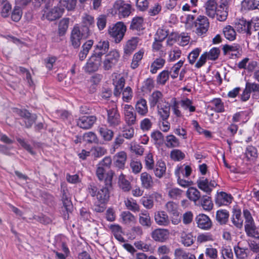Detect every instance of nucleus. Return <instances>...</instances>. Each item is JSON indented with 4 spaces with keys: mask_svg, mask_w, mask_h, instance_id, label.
<instances>
[{
    "mask_svg": "<svg viewBox=\"0 0 259 259\" xmlns=\"http://www.w3.org/2000/svg\"><path fill=\"white\" fill-rule=\"evenodd\" d=\"M89 28L87 26H74L71 31L70 40L74 48H78L81 44V40L87 38L90 35Z\"/></svg>",
    "mask_w": 259,
    "mask_h": 259,
    "instance_id": "obj_1",
    "label": "nucleus"
},
{
    "mask_svg": "<svg viewBox=\"0 0 259 259\" xmlns=\"http://www.w3.org/2000/svg\"><path fill=\"white\" fill-rule=\"evenodd\" d=\"M126 30V26L122 22H117L116 24L109 27L108 33L116 43L120 42L123 39Z\"/></svg>",
    "mask_w": 259,
    "mask_h": 259,
    "instance_id": "obj_2",
    "label": "nucleus"
},
{
    "mask_svg": "<svg viewBox=\"0 0 259 259\" xmlns=\"http://www.w3.org/2000/svg\"><path fill=\"white\" fill-rule=\"evenodd\" d=\"M131 5L122 0H117L113 5V11L120 17H126L131 13Z\"/></svg>",
    "mask_w": 259,
    "mask_h": 259,
    "instance_id": "obj_3",
    "label": "nucleus"
},
{
    "mask_svg": "<svg viewBox=\"0 0 259 259\" xmlns=\"http://www.w3.org/2000/svg\"><path fill=\"white\" fill-rule=\"evenodd\" d=\"M119 58V52L116 50H112L105 56L103 62V67L105 70L111 69L117 63Z\"/></svg>",
    "mask_w": 259,
    "mask_h": 259,
    "instance_id": "obj_4",
    "label": "nucleus"
},
{
    "mask_svg": "<svg viewBox=\"0 0 259 259\" xmlns=\"http://www.w3.org/2000/svg\"><path fill=\"white\" fill-rule=\"evenodd\" d=\"M194 24L196 27V33L199 36L206 33L209 26V22L207 17L201 15L197 18Z\"/></svg>",
    "mask_w": 259,
    "mask_h": 259,
    "instance_id": "obj_5",
    "label": "nucleus"
},
{
    "mask_svg": "<svg viewBox=\"0 0 259 259\" xmlns=\"http://www.w3.org/2000/svg\"><path fill=\"white\" fill-rule=\"evenodd\" d=\"M64 9L58 4L52 8H47L45 11L43 17L50 21H53L60 18L64 13Z\"/></svg>",
    "mask_w": 259,
    "mask_h": 259,
    "instance_id": "obj_6",
    "label": "nucleus"
},
{
    "mask_svg": "<svg viewBox=\"0 0 259 259\" xmlns=\"http://www.w3.org/2000/svg\"><path fill=\"white\" fill-rule=\"evenodd\" d=\"M112 178H106L105 179V186L102 187L98 190L96 197L99 202L101 203H106L109 198V192L108 187L111 186Z\"/></svg>",
    "mask_w": 259,
    "mask_h": 259,
    "instance_id": "obj_7",
    "label": "nucleus"
},
{
    "mask_svg": "<svg viewBox=\"0 0 259 259\" xmlns=\"http://www.w3.org/2000/svg\"><path fill=\"white\" fill-rule=\"evenodd\" d=\"M123 114L124 121L128 126L136 124L137 122V114L132 105L128 104L124 105Z\"/></svg>",
    "mask_w": 259,
    "mask_h": 259,
    "instance_id": "obj_8",
    "label": "nucleus"
},
{
    "mask_svg": "<svg viewBox=\"0 0 259 259\" xmlns=\"http://www.w3.org/2000/svg\"><path fill=\"white\" fill-rule=\"evenodd\" d=\"M107 121L109 126L115 127L119 125L121 122L120 114L116 108L107 110Z\"/></svg>",
    "mask_w": 259,
    "mask_h": 259,
    "instance_id": "obj_9",
    "label": "nucleus"
},
{
    "mask_svg": "<svg viewBox=\"0 0 259 259\" xmlns=\"http://www.w3.org/2000/svg\"><path fill=\"white\" fill-rule=\"evenodd\" d=\"M165 207L167 211L172 215L171 217L172 223L174 225H178L181 221L178 210V204L172 201H169L166 203Z\"/></svg>",
    "mask_w": 259,
    "mask_h": 259,
    "instance_id": "obj_10",
    "label": "nucleus"
},
{
    "mask_svg": "<svg viewBox=\"0 0 259 259\" xmlns=\"http://www.w3.org/2000/svg\"><path fill=\"white\" fill-rule=\"evenodd\" d=\"M101 58L93 55L88 60L84 69L85 72L92 73L97 71L101 65Z\"/></svg>",
    "mask_w": 259,
    "mask_h": 259,
    "instance_id": "obj_11",
    "label": "nucleus"
},
{
    "mask_svg": "<svg viewBox=\"0 0 259 259\" xmlns=\"http://www.w3.org/2000/svg\"><path fill=\"white\" fill-rule=\"evenodd\" d=\"M195 221L197 227L204 230H209L212 226L211 220L208 216L203 213L197 215Z\"/></svg>",
    "mask_w": 259,
    "mask_h": 259,
    "instance_id": "obj_12",
    "label": "nucleus"
},
{
    "mask_svg": "<svg viewBox=\"0 0 259 259\" xmlns=\"http://www.w3.org/2000/svg\"><path fill=\"white\" fill-rule=\"evenodd\" d=\"M97 120L95 116H84L79 118L77 121V125L83 129H89L92 127Z\"/></svg>",
    "mask_w": 259,
    "mask_h": 259,
    "instance_id": "obj_13",
    "label": "nucleus"
},
{
    "mask_svg": "<svg viewBox=\"0 0 259 259\" xmlns=\"http://www.w3.org/2000/svg\"><path fill=\"white\" fill-rule=\"evenodd\" d=\"M169 232L165 229H157L152 231V238L156 241L163 242L168 239Z\"/></svg>",
    "mask_w": 259,
    "mask_h": 259,
    "instance_id": "obj_14",
    "label": "nucleus"
},
{
    "mask_svg": "<svg viewBox=\"0 0 259 259\" xmlns=\"http://www.w3.org/2000/svg\"><path fill=\"white\" fill-rule=\"evenodd\" d=\"M135 107L137 113L140 116H145L148 113L147 101L143 98H138Z\"/></svg>",
    "mask_w": 259,
    "mask_h": 259,
    "instance_id": "obj_15",
    "label": "nucleus"
},
{
    "mask_svg": "<svg viewBox=\"0 0 259 259\" xmlns=\"http://www.w3.org/2000/svg\"><path fill=\"white\" fill-rule=\"evenodd\" d=\"M126 159L127 155L124 151L119 152L114 156L113 164L115 167L123 169L125 167Z\"/></svg>",
    "mask_w": 259,
    "mask_h": 259,
    "instance_id": "obj_16",
    "label": "nucleus"
},
{
    "mask_svg": "<svg viewBox=\"0 0 259 259\" xmlns=\"http://www.w3.org/2000/svg\"><path fill=\"white\" fill-rule=\"evenodd\" d=\"M139 41L138 37H133L128 40L124 47V54L130 56L137 48Z\"/></svg>",
    "mask_w": 259,
    "mask_h": 259,
    "instance_id": "obj_17",
    "label": "nucleus"
},
{
    "mask_svg": "<svg viewBox=\"0 0 259 259\" xmlns=\"http://www.w3.org/2000/svg\"><path fill=\"white\" fill-rule=\"evenodd\" d=\"M164 100L162 93L159 91L153 92L150 96L149 101L150 106L151 108L154 107L156 105L161 106L160 104Z\"/></svg>",
    "mask_w": 259,
    "mask_h": 259,
    "instance_id": "obj_18",
    "label": "nucleus"
},
{
    "mask_svg": "<svg viewBox=\"0 0 259 259\" xmlns=\"http://www.w3.org/2000/svg\"><path fill=\"white\" fill-rule=\"evenodd\" d=\"M109 48V42L108 41L101 40L96 45L94 55L101 58L104 54L108 52Z\"/></svg>",
    "mask_w": 259,
    "mask_h": 259,
    "instance_id": "obj_19",
    "label": "nucleus"
},
{
    "mask_svg": "<svg viewBox=\"0 0 259 259\" xmlns=\"http://www.w3.org/2000/svg\"><path fill=\"white\" fill-rule=\"evenodd\" d=\"M154 220L156 223L162 226H167L170 221L166 212L164 211H159L155 213Z\"/></svg>",
    "mask_w": 259,
    "mask_h": 259,
    "instance_id": "obj_20",
    "label": "nucleus"
},
{
    "mask_svg": "<svg viewBox=\"0 0 259 259\" xmlns=\"http://www.w3.org/2000/svg\"><path fill=\"white\" fill-rule=\"evenodd\" d=\"M218 7V4L216 0L207 1L205 4L206 14L210 18H214Z\"/></svg>",
    "mask_w": 259,
    "mask_h": 259,
    "instance_id": "obj_21",
    "label": "nucleus"
},
{
    "mask_svg": "<svg viewBox=\"0 0 259 259\" xmlns=\"http://www.w3.org/2000/svg\"><path fill=\"white\" fill-rule=\"evenodd\" d=\"M233 197L231 194L224 192L219 193L215 199V203L219 206L227 205L232 202Z\"/></svg>",
    "mask_w": 259,
    "mask_h": 259,
    "instance_id": "obj_22",
    "label": "nucleus"
},
{
    "mask_svg": "<svg viewBox=\"0 0 259 259\" xmlns=\"http://www.w3.org/2000/svg\"><path fill=\"white\" fill-rule=\"evenodd\" d=\"M235 29L240 33H246L250 35L249 21L242 19L237 21L235 23Z\"/></svg>",
    "mask_w": 259,
    "mask_h": 259,
    "instance_id": "obj_23",
    "label": "nucleus"
},
{
    "mask_svg": "<svg viewBox=\"0 0 259 259\" xmlns=\"http://www.w3.org/2000/svg\"><path fill=\"white\" fill-rule=\"evenodd\" d=\"M140 180L143 188L149 189L152 187L154 184L153 179L151 176L148 172H142L141 174Z\"/></svg>",
    "mask_w": 259,
    "mask_h": 259,
    "instance_id": "obj_24",
    "label": "nucleus"
},
{
    "mask_svg": "<svg viewBox=\"0 0 259 259\" xmlns=\"http://www.w3.org/2000/svg\"><path fill=\"white\" fill-rule=\"evenodd\" d=\"M187 197L195 203L199 200L201 195L200 192L194 187H190L186 191Z\"/></svg>",
    "mask_w": 259,
    "mask_h": 259,
    "instance_id": "obj_25",
    "label": "nucleus"
},
{
    "mask_svg": "<svg viewBox=\"0 0 259 259\" xmlns=\"http://www.w3.org/2000/svg\"><path fill=\"white\" fill-rule=\"evenodd\" d=\"M155 176L158 178H161L166 171V165L164 161L162 160H159L153 169Z\"/></svg>",
    "mask_w": 259,
    "mask_h": 259,
    "instance_id": "obj_26",
    "label": "nucleus"
},
{
    "mask_svg": "<svg viewBox=\"0 0 259 259\" xmlns=\"http://www.w3.org/2000/svg\"><path fill=\"white\" fill-rule=\"evenodd\" d=\"M164 142L165 146L168 148L178 147L180 146L179 139L173 135L166 136Z\"/></svg>",
    "mask_w": 259,
    "mask_h": 259,
    "instance_id": "obj_27",
    "label": "nucleus"
},
{
    "mask_svg": "<svg viewBox=\"0 0 259 259\" xmlns=\"http://www.w3.org/2000/svg\"><path fill=\"white\" fill-rule=\"evenodd\" d=\"M98 132L101 137L105 141H110L113 139L114 132L111 130L106 127H99Z\"/></svg>",
    "mask_w": 259,
    "mask_h": 259,
    "instance_id": "obj_28",
    "label": "nucleus"
},
{
    "mask_svg": "<svg viewBox=\"0 0 259 259\" xmlns=\"http://www.w3.org/2000/svg\"><path fill=\"white\" fill-rule=\"evenodd\" d=\"M231 221L236 227L241 228L243 226V220L241 218V212L240 209H234Z\"/></svg>",
    "mask_w": 259,
    "mask_h": 259,
    "instance_id": "obj_29",
    "label": "nucleus"
},
{
    "mask_svg": "<svg viewBox=\"0 0 259 259\" xmlns=\"http://www.w3.org/2000/svg\"><path fill=\"white\" fill-rule=\"evenodd\" d=\"M165 63V60L162 58H156L151 63L150 66V72L155 74L159 69L162 68Z\"/></svg>",
    "mask_w": 259,
    "mask_h": 259,
    "instance_id": "obj_30",
    "label": "nucleus"
},
{
    "mask_svg": "<svg viewBox=\"0 0 259 259\" xmlns=\"http://www.w3.org/2000/svg\"><path fill=\"white\" fill-rule=\"evenodd\" d=\"M192 169L190 166L186 165L184 167L183 166L177 167L175 170V175L177 178L179 176L180 178H188L191 174Z\"/></svg>",
    "mask_w": 259,
    "mask_h": 259,
    "instance_id": "obj_31",
    "label": "nucleus"
},
{
    "mask_svg": "<svg viewBox=\"0 0 259 259\" xmlns=\"http://www.w3.org/2000/svg\"><path fill=\"white\" fill-rule=\"evenodd\" d=\"M139 223L144 227H149L151 226V218L147 211H143L139 214Z\"/></svg>",
    "mask_w": 259,
    "mask_h": 259,
    "instance_id": "obj_32",
    "label": "nucleus"
},
{
    "mask_svg": "<svg viewBox=\"0 0 259 259\" xmlns=\"http://www.w3.org/2000/svg\"><path fill=\"white\" fill-rule=\"evenodd\" d=\"M62 201L63 207L67 212H70L72 208V204L69 194L64 190L62 191Z\"/></svg>",
    "mask_w": 259,
    "mask_h": 259,
    "instance_id": "obj_33",
    "label": "nucleus"
},
{
    "mask_svg": "<svg viewBox=\"0 0 259 259\" xmlns=\"http://www.w3.org/2000/svg\"><path fill=\"white\" fill-rule=\"evenodd\" d=\"M241 5L242 7L247 10L259 9V1L257 0H243Z\"/></svg>",
    "mask_w": 259,
    "mask_h": 259,
    "instance_id": "obj_34",
    "label": "nucleus"
},
{
    "mask_svg": "<svg viewBox=\"0 0 259 259\" xmlns=\"http://www.w3.org/2000/svg\"><path fill=\"white\" fill-rule=\"evenodd\" d=\"M182 243L185 246H190L194 242V238L192 233L183 232L181 235Z\"/></svg>",
    "mask_w": 259,
    "mask_h": 259,
    "instance_id": "obj_35",
    "label": "nucleus"
},
{
    "mask_svg": "<svg viewBox=\"0 0 259 259\" xmlns=\"http://www.w3.org/2000/svg\"><path fill=\"white\" fill-rule=\"evenodd\" d=\"M158 115L159 116V119H167L170 115V106L165 105L164 106L158 105L157 107Z\"/></svg>",
    "mask_w": 259,
    "mask_h": 259,
    "instance_id": "obj_36",
    "label": "nucleus"
},
{
    "mask_svg": "<svg viewBox=\"0 0 259 259\" xmlns=\"http://www.w3.org/2000/svg\"><path fill=\"white\" fill-rule=\"evenodd\" d=\"M229 212L225 209L219 210L216 213V219L220 224H225L228 221Z\"/></svg>",
    "mask_w": 259,
    "mask_h": 259,
    "instance_id": "obj_37",
    "label": "nucleus"
},
{
    "mask_svg": "<svg viewBox=\"0 0 259 259\" xmlns=\"http://www.w3.org/2000/svg\"><path fill=\"white\" fill-rule=\"evenodd\" d=\"M130 28L133 30L137 31L143 30L144 29L143 19L139 17L134 18L131 22Z\"/></svg>",
    "mask_w": 259,
    "mask_h": 259,
    "instance_id": "obj_38",
    "label": "nucleus"
},
{
    "mask_svg": "<svg viewBox=\"0 0 259 259\" xmlns=\"http://www.w3.org/2000/svg\"><path fill=\"white\" fill-rule=\"evenodd\" d=\"M69 23V19L68 18H64L61 19L59 23L58 33L60 36L64 35L68 28Z\"/></svg>",
    "mask_w": 259,
    "mask_h": 259,
    "instance_id": "obj_39",
    "label": "nucleus"
},
{
    "mask_svg": "<svg viewBox=\"0 0 259 259\" xmlns=\"http://www.w3.org/2000/svg\"><path fill=\"white\" fill-rule=\"evenodd\" d=\"M151 139L154 141L155 144L158 146L162 145L164 142L163 135L159 131H154L151 134Z\"/></svg>",
    "mask_w": 259,
    "mask_h": 259,
    "instance_id": "obj_40",
    "label": "nucleus"
},
{
    "mask_svg": "<svg viewBox=\"0 0 259 259\" xmlns=\"http://www.w3.org/2000/svg\"><path fill=\"white\" fill-rule=\"evenodd\" d=\"M179 103L181 107L185 110H188L190 112L195 111L196 108L193 105L192 101L189 99L186 98L181 100Z\"/></svg>",
    "mask_w": 259,
    "mask_h": 259,
    "instance_id": "obj_41",
    "label": "nucleus"
},
{
    "mask_svg": "<svg viewBox=\"0 0 259 259\" xmlns=\"http://www.w3.org/2000/svg\"><path fill=\"white\" fill-rule=\"evenodd\" d=\"M144 51L143 50H140L134 54L131 65L132 69H135L139 66V62L142 59Z\"/></svg>",
    "mask_w": 259,
    "mask_h": 259,
    "instance_id": "obj_42",
    "label": "nucleus"
},
{
    "mask_svg": "<svg viewBox=\"0 0 259 259\" xmlns=\"http://www.w3.org/2000/svg\"><path fill=\"white\" fill-rule=\"evenodd\" d=\"M119 185L120 187L125 192L131 190L132 187L130 182L127 180L125 176L121 174L119 177Z\"/></svg>",
    "mask_w": 259,
    "mask_h": 259,
    "instance_id": "obj_43",
    "label": "nucleus"
},
{
    "mask_svg": "<svg viewBox=\"0 0 259 259\" xmlns=\"http://www.w3.org/2000/svg\"><path fill=\"white\" fill-rule=\"evenodd\" d=\"M124 204L127 209L133 212L140 211V206L135 200L132 198L127 199L124 200Z\"/></svg>",
    "mask_w": 259,
    "mask_h": 259,
    "instance_id": "obj_44",
    "label": "nucleus"
},
{
    "mask_svg": "<svg viewBox=\"0 0 259 259\" xmlns=\"http://www.w3.org/2000/svg\"><path fill=\"white\" fill-rule=\"evenodd\" d=\"M245 230L248 236L259 239V228H256L254 224L246 226Z\"/></svg>",
    "mask_w": 259,
    "mask_h": 259,
    "instance_id": "obj_45",
    "label": "nucleus"
},
{
    "mask_svg": "<svg viewBox=\"0 0 259 259\" xmlns=\"http://www.w3.org/2000/svg\"><path fill=\"white\" fill-rule=\"evenodd\" d=\"M170 73L168 70H164L157 76L156 81L157 84L164 85L168 80Z\"/></svg>",
    "mask_w": 259,
    "mask_h": 259,
    "instance_id": "obj_46",
    "label": "nucleus"
},
{
    "mask_svg": "<svg viewBox=\"0 0 259 259\" xmlns=\"http://www.w3.org/2000/svg\"><path fill=\"white\" fill-rule=\"evenodd\" d=\"M235 255L238 259H245L247 257V248L240 247L238 245L234 247Z\"/></svg>",
    "mask_w": 259,
    "mask_h": 259,
    "instance_id": "obj_47",
    "label": "nucleus"
},
{
    "mask_svg": "<svg viewBox=\"0 0 259 259\" xmlns=\"http://www.w3.org/2000/svg\"><path fill=\"white\" fill-rule=\"evenodd\" d=\"M183 191L181 189L173 187L169 188L168 192V196L173 199H178L182 197Z\"/></svg>",
    "mask_w": 259,
    "mask_h": 259,
    "instance_id": "obj_48",
    "label": "nucleus"
},
{
    "mask_svg": "<svg viewBox=\"0 0 259 259\" xmlns=\"http://www.w3.org/2000/svg\"><path fill=\"white\" fill-rule=\"evenodd\" d=\"M83 140L88 143H98L99 142L97 135L92 132H89L84 134Z\"/></svg>",
    "mask_w": 259,
    "mask_h": 259,
    "instance_id": "obj_49",
    "label": "nucleus"
},
{
    "mask_svg": "<svg viewBox=\"0 0 259 259\" xmlns=\"http://www.w3.org/2000/svg\"><path fill=\"white\" fill-rule=\"evenodd\" d=\"M201 205L205 210H210L213 207V203L209 196H203L201 199Z\"/></svg>",
    "mask_w": 259,
    "mask_h": 259,
    "instance_id": "obj_50",
    "label": "nucleus"
},
{
    "mask_svg": "<svg viewBox=\"0 0 259 259\" xmlns=\"http://www.w3.org/2000/svg\"><path fill=\"white\" fill-rule=\"evenodd\" d=\"M77 0H61L59 5L60 7H65L68 11H71L75 9Z\"/></svg>",
    "mask_w": 259,
    "mask_h": 259,
    "instance_id": "obj_51",
    "label": "nucleus"
},
{
    "mask_svg": "<svg viewBox=\"0 0 259 259\" xmlns=\"http://www.w3.org/2000/svg\"><path fill=\"white\" fill-rule=\"evenodd\" d=\"M122 221L125 224H130L136 222L135 217L130 211H123L121 214Z\"/></svg>",
    "mask_w": 259,
    "mask_h": 259,
    "instance_id": "obj_52",
    "label": "nucleus"
},
{
    "mask_svg": "<svg viewBox=\"0 0 259 259\" xmlns=\"http://www.w3.org/2000/svg\"><path fill=\"white\" fill-rule=\"evenodd\" d=\"M93 156L94 157H100L107 153V150L103 147L97 146L93 147L91 149Z\"/></svg>",
    "mask_w": 259,
    "mask_h": 259,
    "instance_id": "obj_53",
    "label": "nucleus"
},
{
    "mask_svg": "<svg viewBox=\"0 0 259 259\" xmlns=\"http://www.w3.org/2000/svg\"><path fill=\"white\" fill-rule=\"evenodd\" d=\"M224 34L225 37L230 40H233L235 38L236 32L234 29L228 25L224 29Z\"/></svg>",
    "mask_w": 259,
    "mask_h": 259,
    "instance_id": "obj_54",
    "label": "nucleus"
},
{
    "mask_svg": "<svg viewBox=\"0 0 259 259\" xmlns=\"http://www.w3.org/2000/svg\"><path fill=\"white\" fill-rule=\"evenodd\" d=\"M228 11L229 10H226L224 8L220 9L219 7H218L215 14L217 19L220 21L226 20L228 17Z\"/></svg>",
    "mask_w": 259,
    "mask_h": 259,
    "instance_id": "obj_55",
    "label": "nucleus"
},
{
    "mask_svg": "<svg viewBox=\"0 0 259 259\" xmlns=\"http://www.w3.org/2000/svg\"><path fill=\"white\" fill-rule=\"evenodd\" d=\"M197 184L199 189L206 193H210L212 190L209 187L208 180L207 179L198 180L197 181Z\"/></svg>",
    "mask_w": 259,
    "mask_h": 259,
    "instance_id": "obj_56",
    "label": "nucleus"
},
{
    "mask_svg": "<svg viewBox=\"0 0 259 259\" xmlns=\"http://www.w3.org/2000/svg\"><path fill=\"white\" fill-rule=\"evenodd\" d=\"M211 103L214 106V111L218 113L223 112L225 111L224 103L219 98L212 100Z\"/></svg>",
    "mask_w": 259,
    "mask_h": 259,
    "instance_id": "obj_57",
    "label": "nucleus"
},
{
    "mask_svg": "<svg viewBox=\"0 0 259 259\" xmlns=\"http://www.w3.org/2000/svg\"><path fill=\"white\" fill-rule=\"evenodd\" d=\"M184 62V61L181 60L171 68L170 72L171 73V77L172 78L174 79L178 77L180 69L183 65Z\"/></svg>",
    "mask_w": 259,
    "mask_h": 259,
    "instance_id": "obj_58",
    "label": "nucleus"
},
{
    "mask_svg": "<svg viewBox=\"0 0 259 259\" xmlns=\"http://www.w3.org/2000/svg\"><path fill=\"white\" fill-rule=\"evenodd\" d=\"M170 157L175 161H180L184 158L185 154L180 150L175 149L171 151L170 153Z\"/></svg>",
    "mask_w": 259,
    "mask_h": 259,
    "instance_id": "obj_59",
    "label": "nucleus"
},
{
    "mask_svg": "<svg viewBox=\"0 0 259 259\" xmlns=\"http://www.w3.org/2000/svg\"><path fill=\"white\" fill-rule=\"evenodd\" d=\"M130 167L133 173L137 174L141 171L142 165L139 161L132 160L130 163Z\"/></svg>",
    "mask_w": 259,
    "mask_h": 259,
    "instance_id": "obj_60",
    "label": "nucleus"
},
{
    "mask_svg": "<svg viewBox=\"0 0 259 259\" xmlns=\"http://www.w3.org/2000/svg\"><path fill=\"white\" fill-rule=\"evenodd\" d=\"M201 52V50L199 48H196L193 50L188 56V59L190 64H193L198 57L199 56L200 53Z\"/></svg>",
    "mask_w": 259,
    "mask_h": 259,
    "instance_id": "obj_61",
    "label": "nucleus"
},
{
    "mask_svg": "<svg viewBox=\"0 0 259 259\" xmlns=\"http://www.w3.org/2000/svg\"><path fill=\"white\" fill-rule=\"evenodd\" d=\"M22 15V11L21 9L18 6H16L11 15L12 19L15 22L19 21Z\"/></svg>",
    "mask_w": 259,
    "mask_h": 259,
    "instance_id": "obj_62",
    "label": "nucleus"
},
{
    "mask_svg": "<svg viewBox=\"0 0 259 259\" xmlns=\"http://www.w3.org/2000/svg\"><path fill=\"white\" fill-rule=\"evenodd\" d=\"M135 130L132 127L126 126L123 128L122 136L127 139H131L134 136Z\"/></svg>",
    "mask_w": 259,
    "mask_h": 259,
    "instance_id": "obj_63",
    "label": "nucleus"
},
{
    "mask_svg": "<svg viewBox=\"0 0 259 259\" xmlns=\"http://www.w3.org/2000/svg\"><path fill=\"white\" fill-rule=\"evenodd\" d=\"M205 254L207 259H217L218 257L217 250L212 247L206 248Z\"/></svg>",
    "mask_w": 259,
    "mask_h": 259,
    "instance_id": "obj_64",
    "label": "nucleus"
}]
</instances>
